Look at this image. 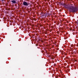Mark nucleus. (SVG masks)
Here are the masks:
<instances>
[{"instance_id": "11", "label": "nucleus", "mask_w": 78, "mask_h": 78, "mask_svg": "<svg viewBox=\"0 0 78 78\" xmlns=\"http://www.w3.org/2000/svg\"><path fill=\"white\" fill-rule=\"evenodd\" d=\"M60 32H62V31H61V30H60Z\"/></svg>"}, {"instance_id": "2", "label": "nucleus", "mask_w": 78, "mask_h": 78, "mask_svg": "<svg viewBox=\"0 0 78 78\" xmlns=\"http://www.w3.org/2000/svg\"><path fill=\"white\" fill-rule=\"evenodd\" d=\"M23 5H24V6H28V3L27 2H23Z\"/></svg>"}, {"instance_id": "16", "label": "nucleus", "mask_w": 78, "mask_h": 78, "mask_svg": "<svg viewBox=\"0 0 78 78\" xmlns=\"http://www.w3.org/2000/svg\"><path fill=\"white\" fill-rule=\"evenodd\" d=\"M73 30H74V29H73Z\"/></svg>"}, {"instance_id": "4", "label": "nucleus", "mask_w": 78, "mask_h": 78, "mask_svg": "<svg viewBox=\"0 0 78 78\" xmlns=\"http://www.w3.org/2000/svg\"><path fill=\"white\" fill-rule=\"evenodd\" d=\"M45 14L47 16V15H49V14H50L49 13H45Z\"/></svg>"}, {"instance_id": "5", "label": "nucleus", "mask_w": 78, "mask_h": 78, "mask_svg": "<svg viewBox=\"0 0 78 78\" xmlns=\"http://www.w3.org/2000/svg\"><path fill=\"white\" fill-rule=\"evenodd\" d=\"M43 15L44 16H45V13H43Z\"/></svg>"}, {"instance_id": "9", "label": "nucleus", "mask_w": 78, "mask_h": 78, "mask_svg": "<svg viewBox=\"0 0 78 78\" xmlns=\"http://www.w3.org/2000/svg\"><path fill=\"white\" fill-rule=\"evenodd\" d=\"M48 31H49L50 32H51V31L50 30H48Z\"/></svg>"}, {"instance_id": "15", "label": "nucleus", "mask_w": 78, "mask_h": 78, "mask_svg": "<svg viewBox=\"0 0 78 78\" xmlns=\"http://www.w3.org/2000/svg\"><path fill=\"white\" fill-rule=\"evenodd\" d=\"M30 11H31V10H30Z\"/></svg>"}, {"instance_id": "6", "label": "nucleus", "mask_w": 78, "mask_h": 78, "mask_svg": "<svg viewBox=\"0 0 78 78\" xmlns=\"http://www.w3.org/2000/svg\"><path fill=\"white\" fill-rule=\"evenodd\" d=\"M64 5V4H63V3L61 4V5Z\"/></svg>"}, {"instance_id": "12", "label": "nucleus", "mask_w": 78, "mask_h": 78, "mask_svg": "<svg viewBox=\"0 0 78 78\" xmlns=\"http://www.w3.org/2000/svg\"><path fill=\"white\" fill-rule=\"evenodd\" d=\"M41 14H43L44 13H41Z\"/></svg>"}, {"instance_id": "10", "label": "nucleus", "mask_w": 78, "mask_h": 78, "mask_svg": "<svg viewBox=\"0 0 78 78\" xmlns=\"http://www.w3.org/2000/svg\"><path fill=\"white\" fill-rule=\"evenodd\" d=\"M2 2H4V0H2Z\"/></svg>"}, {"instance_id": "8", "label": "nucleus", "mask_w": 78, "mask_h": 78, "mask_svg": "<svg viewBox=\"0 0 78 78\" xmlns=\"http://www.w3.org/2000/svg\"><path fill=\"white\" fill-rule=\"evenodd\" d=\"M41 16H42V17H44V15H41Z\"/></svg>"}, {"instance_id": "3", "label": "nucleus", "mask_w": 78, "mask_h": 78, "mask_svg": "<svg viewBox=\"0 0 78 78\" xmlns=\"http://www.w3.org/2000/svg\"><path fill=\"white\" fill-rule=\"evenodd\" d=\"M11 2L12 3H14V4H15V3H17V2L15 0H12Z\"/></svg>"}, {"instance_id": "7", "label": "nucleus", "mask_w": 78, "mask_h": 78, "mask_svg": "<svg viewBox=\"0 0 78 78\" xmlns=\"http://www.w3.org/2000/svg\"><path fill=\"white\" fill-rule=\"evenodd\" d=\"M47 15H46V14L45 15V16H44L45 17H47Z\"/></svg>"}, {"instance_id": "13", "label": "nucleus", "mask_w": 78, "mask_h": 78, "mask_svg": "<svg viewBox=\"0 0 78 78\" xmlns=\"http://www.w3.org/2000/svg\"><path fill=\"white\" fill-rule=\"evenodd\" d=\"M71 30H70V31H71Z\"/></svg>"}, {"instance_id": "14", "label": "nucleus", "mask_w": 78, "mask_h": 78, "mask_svg": "<svg viewBox=\"0 0 78 78\" xmlns=\"http://www.w3.org/2000/svg\"><path fill=\"white\" fill-rule=\"evenodd\" d=\"M73 31H74V30H73Z\"/></svg>"}, {"instance_id": "1", "label": "nucleus", "mask_w": 78, "mask_h": 78, "mask_svg": "<svg viewBox=\"0 0 78 78\" xmlns=\"http://www.w3.org/2000/svg\"><path fill=\"white\" fill-rule=\"evenodd\" d=\"M65 8L68 9L70 12H76L77 11V8L76 7L73 6L72 5H69L64 4V5Z\"/></svg>"}]
</instances>
